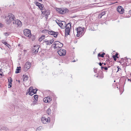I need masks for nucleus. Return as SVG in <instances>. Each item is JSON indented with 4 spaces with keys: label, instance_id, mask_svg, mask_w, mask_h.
Returning a JSON list of instances; mask_svg holds the SVG:
<instances>
[{
    "label": "nucleus",
    "instance_id": "obj_21",
    "mask_svg": "<svg viewBox=\"0 0 131 131\" xmlns=\"http://www.w3.org/2000/svg\"><path fill=\"white\" fill-rule=\"evenodd\" d=\"M45 36L44 35H42L41 36V37H40L39 39V41H41L43 39H44Z\"/></svg>",
    "mask_w": 131,
    "mask_h": 131
},
{
    "label": "nucleus",
    "instance_id": "obj_47",
    "mask_svg": "<svg viewBox=\"0 0 131 131\" xmlns=\"http://www.w3.org/2000/svg\"><path fill=\"white\" fill-rule=\"evenodd\" d=\"M6 46H7L8 47V46H9V45L7 43V44H6L5 45Z\"/></svg>",
    "mask_w": 131,
    "mask_h": 131
},
{
    "label": "nucleus",
    "instance_id": "obj_24",
    "mask_svg": "<svg viewBox=\"0 0 131 131\" xmlns=\"http://www.w3.org/2000/svg\"><path fill=\"white\" fill-rule=\"evenodd\" d=\"M1 129L3 130H4L6 131L8 130V128L6 127H4L1 128Z\"/></svg>",
    "mask_w": 131,
    "mask_h": 131
},
{
    "label": "nucleus",
    "instance_id": "obj_25",
    "mask_svg": "<svg viewBox=\"0 0 131 131\" xmlns=\"http://www.w3.org/2000/svg\"><path fill=\"white\" fill-rule=\"evenodd\" d=\"M47 113L48 114H50L51 113V110L50 108H48L47 111Z\"/></svg>",
    "mask_w": 131,
    "mask_h": 131
},
{
    "label": "nucleus",
    "instance_id": "obj_43",
    "mask_svg": "<svg viewBox=\"0 0 131 131\" xmlns=\"http://www.w3.org/2000/svg\"><path fill=\"white\" fill-rule=\"evenodd\" d=\"M104 69L105 70H107L108 69L106 67H104Z\"/></svg>",
    "mask_w": 131,
    "mask_h": 131
},
{
    "label": "nucleus",
    "instance_id": "obj_15",
    "mask_svg": "<svg viewBox=\"0 0 131 131\" xmlns=\"http://www.w3.org/2000/svg\"><path fill=\"white\" fill-rule=\"evenodd\" d=\"M51 100V98L49 97H45L43 100L44 102L46 103L49 102Z\"/></svg>",
    "mask_w": 131,
    "mask_h": 131
},
{
    "label": "nucleus",
    "instance_id": "obj_36",
    "mask_svg": "<svg viewBox=\"0 0 131 131\" xmlns=\"http://www.w3.org/2000/svg\"><path fill=\"white\" fill-rule=\"evenodd\" d=\"M113 59H114V60L115 61H116V58H115V57H115V55H113Z\"/></svg>",
    "mask_w": 131,
    "mask_h": 131
},
{
    "label": "nucleus",
    "instance_id": "obj_12",
    "mask_svg": "<svg viewBox=\"0 0 131 131\" xmlns=\"http://www.w3.org/2000/svg\"><path fill=\"white\" fill-rule=\"evenodd\" d=\"M13 24H15L17 25V26L20 27L22 25V23L18 19L14 21L13 22Z\"/></svg>",
    "mask_w": 131,
    "mask_h": 131
},
{
    "label": "nucleus",
    "instance_id": "obj_39",
    "mask_svg": "<svg viewBox=\"0 0 131 131\" xmlns=\"http://www.w3.org/2000/svg\"><path fill=\"white\" fill-rule=\"evenodd\" d=\"M2 42L5 45H6V44H7V43L6 42H5V41L3 42Z\"/></svg>",
    "mask_w": 131,
    "mask_h": 131
},
{
    "label": "nucleus",
    "instance_id": "obj_9",
    "mask_svg": "<svg viewBox=\"0 0 131 131\" xmlns=\"http://www.w3.org/2000/svg\"><path fill=\"white\" fill-rule=\"evenodd\" d=\"M31 66V63L29 62H27L24 66V69L25 71H27L29 69Z\"/></svg>",
    "mask_w": 131,
    "mask_h": 131
},
{
    "label": "nucleus",
    "instance_id": "obj_50",
    "mask_svg": "<svg viewBox=\"0 0 131 131\" xmlns=\"http://www.w3.org/2000/svg\"><path fill=\"white\" fill-rule=\"evenodd\" d=\"M116 57L117 58H118V57L117 56V57Z\"/></svg>",
    "mask_w": 131,
    "mask_h": 131
},
{
    "label": "nucleus",
    "instance_id": "obj_44",
    "mask_svg": "<svg viewBox=\"0 0 131 131\" xmlns=\"http://www.w3.org/2000/svg\"><path fill=\"white\" fill-rule=\"evenodd\" d=\"M102 64L101 62H100L99 63V65H100V66H101L102 65Z\"/></svg>",
    "mask_w": 131,
    "mask_h": 131
},
{
    "label": "nucleus",
    "instance_id": "obj_17",
    "mask_svg": "<svg viewBox=\"0 0 131 131\" xmlns=\"http://www.w3.org/2000/svg\"><path fill=\"white\" fill-rule=\"evenodd\" d=\"M37 91V90H36L35 92H33V91L31 90L29 93V95L30 96H32L33 95H34L35 94H36V93Z\"/></svg>",
    "mask_w": 131,
    "mask_h": 131
},
{
    "label": "nucleus",
    "instance_id": "obj_22",
    "mask_svg": "<svg viewBox=\"0 0 131 131\" xmlns=\"http://www.w3.org/2000/svg\"><path fill=\"white\" fill-rule=\"evenodd\" d=\"M50 12L49 10L47 9L46 11L45 14V15H47H47H49L50 14Z\"/></svg>",
    "mask_w": 131,
    "mask_h": 131
},
{
    "label": "nucleus",
    "instance_id": "obj_49",
    "mask_svg": "<svg viewBox=\"0 0 131 131\" xmlns=\"http://www.w3.org/2000/svg\"><path fill=\"white\" fill-rule=\"evenodd\" d=\"M40 2H41L42 1V0H38Z\"/></svg>",
    "mask_w": 131,
    "mask_h": 131
},
{
    "label": "nucleus",
    "instance_id": "obj_11",
    "mask_svg": "<svg viewBox=\"0 0 131 131\" xmlns=\"http://www.w3.org/2000/svg\"><path fill=\"white\" fill-rule=\"evenodd\" d=\"M66 23L65 21H60L59 26L62 28H64L66 27Z\"/></svg>",
    "mask_w": 131,
    "mask_h": 131
},
{
    "label": "nucleus",
    "instance_id": "obj_38",
    "mask_svg": "<svg viewBox=\"0 0 131 131\" xmlns=\"http://www.w3.org/2000/svg\"><path fill=\"white\" fill-rule=\"evenodd\" d=\"M128 14L131 15V10L129 11Z\"/></svg>",
    "mask_w": 131,
    "mask_h": 131
},
{
    "label": "nucleus",
    "instance_id": "obj_31",
    "mask_svg": "<svg viewBox=\"0 0 131 131\" xmlns=\"http://www.w3.org/2000/svg\"><path fill=\"white\" fill-rule=\"evenodd\" d=\"M4 34L6 37L8 36L9 35V33L7 32L4 33Z\"/></svg>",
    "mask_w": 131,
    "mask_h": 131
},
{
    "label": "nucleus",
    "instance_id": "obj_23",
    "mask_svg": "<svg viewBox=\"0 0 131 131\" xmlns=\"http://www.w3.org/2000/svg\"><path fill=\"white\" fill-rule=\"evenodd\" d=\"M105 54V53L104 52H103L101 54L100 53H99L98 54V57H103L104 55Z\"/></svg>",
    "mask_w": 131,
    "mask_h": 131
},
{
    "label": "nucleus",
    "instance_id": "obj_16",
    "mask_svg": "<svg viewBox=\"0 0 131 131\" xmlns=\"http://www.w3.org/2000/svg\"><path fill=\"white\" fill-rule=\"evenodd\" d=\"M54 41V40L53 39H52L50 40L45 41V42H46V44L48 45H50Z\"/></svg>",
    "mask_w": 131,
    "mask_h": 131
},
{
    "label": "nucleus",
    "instance_id": "obj_45",
    "mask_svg": "<svg viewBox=\"0 0 131 131\" xmlns=\"http://www.w3.org/2000/svg\"><path fill=\"white\" fill-rule=\"evenodd\" d=\"M46 15V19H47V18H48V15H47H47Z\"/></svg>",
    "mask_w": 131,
    "mask_h": 131
},
{
    "label": "nucleus",
    "instance_id": "obj_29",
    "mask_svg": "<svg viewBox=\"0 0 131 131\" xmlns=\"http://www.w3.org/2000/svg\"><path fill=\"white\" fill-rule=\"evenodd\" d=\"M32 88H33L32 87H31L29 89H28L27 92V93H26L27 94V93H29V92H30V91L31 90V89H32Z\"/></svg>",
    "mask_w": 131,
    "mask_h": 131
},
{
    "label": "nucleus",
    "instance_id": "obj_2",
    "mask_svg": "<svg viewBox=\"0 0 131 131\" xmlns=\"http://www.w3.org/2000/svg\"><path fill=\"white\" fill-rule=\"evenodd\" d=\"M63 46V44L61 43L58 41H54L53 43V44L52 45V46L54 47L55 49L57 48H61Z\"/></svg>",
    "mask_w": 131,
    "mask_h": 131
},
{
    "label": "nucleus",
    "instance_id": "obj_27",
    "mask_svg": "<svg viewBox=\"0 0 131 131\" xmlns=\"http://www.w3.org/2000/svg\"><path fill=\"white\" fill-rule=\"evenodd\" d=\"M42 129V127L41 126H40L37 128L36 130L37 131H39L40 130H41Z\"/></svg>",
    "mask_w": 131,
    "mask_h": 131
},
{
    "label": "nucleus",
    "instance_id": "obj_53",
    "mask_svg": "<svg viewBox=\"0 0 131 131\" xmlns=\"http://www.w3.org/2000/svg\"><path fill=\"white\" fill-rule=\"evenodd\" d=\"M18 82H20V81H18Z\"/></svg>",
    "mask_w": 131,
    "mask_h": 131
},
{
    "label": "nucleus",
    "instance_id": "obj_13",
    "mask_svg": "<svg viewBox=\"0 0 131 131\" xmlns=\"http://www.w3.org/2000/svg\"><path fill=\"white\" fill-rule=\"evenodd\" d=\"M117 10L118 12L121 14H123L124 13V8H122V7L120 6H118Z\"/></svg>",
    "mask_w": 131,
    "mask_h": 131
},
{
    "label": "nucleus",
    "instance_id": "obj_35",
    "mask_svg": "<svg viewBox=\"0 0 131 131\" xmlns=\"http://www.w3.org/2000/svg\"><path fill=\"white\" fill-rule=\"evenodd\" d=\"M105 14V12H102L101 14V15L102 16H103Z\"/></svg>",
    "mask_w": 131,
    "mask_h": 131
},
{
    "label": "nucleus",
    "instance_id": "obj_1",
    "mask_svg": "<svg viewBox=\"0 0 131 131\" xmlns=\"http://www.w3.org/2000/svg\"><path fill=\"white\" fill-rule=\"evenodd\" d=\"M15 19L14 16L12 14H9L6 17V22L7 24H10L12 21Z\"/></svg>",
    "mask_w": 131,
    "mask_h": 131
},
{
    "label": "nucleus",
    "instance_id": "obj_54",
    "mask_svg": "<svg viewBox=\"0 0 131 131\" xmlns=\"http://www.w3.org/2000/svg\"><path fill=\"white\" fill-rule=\"evenodd\" d=\"M130 75H131V74H130Z\"/></svg>",
    "mask_w": 131,
    "mask_h": 131
},
{
    "label": "nucleus",
    "instance_id": "obj_5",
    "mask_svg": "<svg viewBox=\"0 0 131 131\" xmlns=\"http://www.w3.org/2000/svg\"><path fill=\"white\" fill-rule=\"evenodd\" d=\"M24 35L27 37L30 38L31 36V34L30 30L28 29H25L24 30Z\"/></svg>",
    "mask_w": 131,
    "mask_h": 131
},
{
    "label": "nucleus",
    "instance_id": "obj_7",
    "mask_svg": "<svg viewBox=\"0 0 131 131\" xmlns=\"http://www.w3.org/2000/svg\"><path fill=\"white\" fill-rule=\"evenodd\" d=\"M39 47L40 46L38 45L34 46L32 50L33 53L34 54L37 53L38 52Z\"/></svg>",
    "mask_w": 131,
    "mask_h": 131
},
{
    "label": "nucleus",
    "instance_id": "obj_10",
    "mask_svg": "<svg viewBox=\"0 0 131 131\" xmlns=\"http://www.w3.org/2000/svg\"><path fill=\"white\" fill-rule=\"evenodd\" d=\"M57 10L58 11L59 13L61 14L69 12V10L66 8L65 9H58Z\"/></svg>",
    "mask_w": 131,
    "mask_h": 131
},
{
    "label": "nucleus",
    "instance_id": "obj_30",
    "mask_svg": "<svg viewBox=\"0 0 131 131\" xmlns=\"http://www.w3.org/2000/svg\"><path fill=\"white\" fill-rule=\"evenodd\" d=\"M8 82H10V83L11 84L12 81V78L11 77H9V78L8 79Z\"/></svg>",
    "mask_w": 131,
    "mask_h": 131
},
{
    "label": "nucleus",
    "instance_id": "obj_6",
    "mask_svg": "<svg viewBox=\"0 0 131 131\" xmlns=\"http://www.w3.org/2000/svg\"><path fill=\"white\" fill-rule=\"evenodd\" d=\"M84 29L81 28V27H79L77 28V36L79 37L80 35H82V34L83 32Z\"/></svg>",
    "mask_w": 131,
    "mask_h": 131
},
{
    "label": "nucleus",
    "instance_id": "obj_34",
    "mask_svg": "<svg viewBox=\"0 0 131 131\" xmlns=\"http://www.w3.org/2000/svg\"><path fill=\"white\" fill-rule=\"evenodd\" d=\"M12 85V83H11V84H10V82H9V84L8 85V88H9L11 87Z\"/></svg>",
    "mask_w": 131,
    "mask_h": 131
},
{
    "label": "nucleus",
    "instance_id": "obj_19",
    "mask_svg": "<svg viewBox=\"0 0 131 131\" xmlns=\"http://www.w3.org/2000/svg\"><path fill=\"white\" fill-rule=\"evenodd\" d=\"M21 68L20 67H17V69L16 70L15 73H18L20 72V68Z\"/></svg>",
    "mask_w": 131,
    "mask_h": 131
},
{
    "label": "nucleus",
    "instance_id": "obj_48",
    "mask_svg": "<svg viewBox=\"0 0 131 131\" xmlns=\"http://www.w3.org/2000/svg\"><path fill=\"white\" fill-rule=\"evenodd\" d=\"M104 67H101V68L102 69H103V68H104Z\"/></svg>",
    "mask_w": 131,
    "mask_h": 131
},
{
    "label": "nucleus",
    "instance_id": "obj_40",
    "mask_svg": "<svg viewBox=\"0 0 131 131\" xmlns=\"http://www.w3.org/2000/svg\"><path fill=\"white\" fill-rule=\"evenodd\" d=\"M117 68H118V70H117V72L118 71H119V69H120V70H121V69L120 68H119V66H117Z\"/></svg>",
    "mask_w": 131,
    "mask_h": 131
},
{
    "label": "nucleus",
    "instance_id": "obj_18",
    "mask_svg": "<svg viewBox=\"0 0 131 131\" xmlns=\"http://www.w3.org/2000/svg\"><path fill=\"white\" fill-rule=\"evenodd\" d=\"M47 10V9H46L45 7H43V8H42V9H41L42 14H45L46 11Z\"/></svg>",
    "mask_w": 131,
    "mask_h": 131
},
{
    "label": "nucleus",
    "instance_id": "obj_33",
    "mask_svg": "<svg viewBox=\"0 0 131 131\" xmlns=\"http://www.w3.org/2000/svg\"><path fill=\"white\" fill-rule=\"evenodd\" d=\"M35 4L37 6H39V5L41 4L40 3H39L38 2H36L35 3Z\"/></svg>",
    "mask_w": 131,
    "mask_h": 131
},
{
    "label": "nucleus",
    "instance_id": "obj_32",
    "mask_svg": "<svg viewBox=\"0 0 131 131\" xmlns=\"http://www.w3.org/2000/svg\"><path fill=\"white\" fill-rule=\"evenodd\" d=\"M56 23L58 24L59 25V24H60V21H59L58 20H56Z\"/></svg>",
    "mask_w": 131,
    "mask_h": 131
},
{
    "label": "nucleus",
    "instance_id": "obj_3",
    "mask_svg": "<svg viewBox=\"0 0 131 131\" xmlns=\"http://www.w3.org/2000/svg\"><path fill=\"white\" fill-rule=\"evenodd\" d=\"M50 118L48 117L47 118V117L45 115H43L41 119L42 122L44 124H46L48 122H50Z\"/></svg>",
    "mask_w": 131,
    "mask_h": 131
},
{
    "label": "nucleus",
    "instance_id": "obj_28",
    "mask_svg": "<svg viewBox=\"0 0 131 131\" xmlns=\"http://www.w3.org/2000/svg\"><path fill=\"white\" fill-rule=\"evenodd\" d=\"M34 97L36 101H37L38 100V96L37 95H35L34 96Z\"/></svg>",
    "mask_w": 131,
    "mask_h": 131
},
{
    "label": "nucleus",
    "instance_id": "obj_20",
    "mask_svg": "<svg viewBox=\"0 0 131 131\" xmlns=\"http://www.w3.org/2000/svg\"><path fill=\"white\" fill-rule=\"evenodd\" d=\"M28 76L26 75H23V80L24 81H26L28 79Z\"/></svg>",
    "mask_w": 131,
    "mask_h": 131
},
{
    "label": "nucleus",
    "instance_id": "obj_41",
    "mask_svg": "<svg viewBox=\"0 0 131 131\" xmlns=\"http://www.w3.org/2000/svg\"><path fill=\"white\" fill-rule=\"evenodd\" d=\"M102 16L101 14H99V17L100 18H101L102 17Z\"/></svg>",
    "mask_w": 131,
    "mask_h": 131
},
{
    "label": "nucleus",
    "instance_id": "obj_52",
    "mask_svg": "<svg viewBox=\"0 0 131 131\" xmlns=\"http://www.w3.org/2000/svg\"><path fill=\"white\" fill-rule=\"evenodd\" d=\"M0 75H2V73Z\"/></svg>",
    "mask_w": 131,
    "mask_h": 131
},
{
    "label": "nucleus",
    "instance_id": "obj_26",
    "mask_svg": "<svg viewBox=\"0 0 131 131\" xmlns=\"http://www.w3.org/2000/svg\"><path fill=\"white\" fill-rule=\"evenodd\" d=\"M38 6L39 8V9L41 10V9H42V8L44 6L43 4H41Z\"/></svg>",
    "mask_w": 131,
    "mask_h": 131
},
{
    "label": "nucleus",
    "instance_id": "obj_37",
    "mask_svg": "<svg viewBox=\"0 0 131 131\" xmlns=\"http://www.w3.org/2000/svg\"><path fill=\"white\" fill-rule=\"evenodd\" d=\"M3 26V25L0 23V27H2Z\"/></svg>",
    "mask_w": 131,
    "mask_h": 131
},
{
    "label": "nucleus",
    "instance_id": "obj_51",
    "mask_svg": "<svg viewBox=\"0 0 131 131\" xmlns=\"http://www.w3.org/2000/svg\"><path fill=\"white\" fill-rule=\"evenodd\" d=\"M104 65H106V63H104Z\"/></svg>",
    "mask_w": 131,
    "mask_h": 131
},
{
    "label": "nucleus",
    "instance_id": "obj_8",
    "mask_svg": "<svg viewBox=\"0 0 131 131\" xmlns=\"http://www.w3.org/2000/svg\"><path fill=\"white\" fill-rule=\"evenodd\" d=\"M58 53L60 56H63L65 55L66 51L65 50L61 49L58 51Z\"/></svg>",
    "mask_w": 131,
    "mask_h": 131
},
{
    "label": "nucleus",
    "instance_id": "obj_46",
    "mask_svg": "<svg viewBox=\"0 0 131 131\" xmlns=\"http://www.w3.org/2000/svg\"><path fill=\"white\" fill-rule=\"evenodd\" d=\"M118 55V54L117 53H116L115 55V57H117Z\"/></svg>",
    "mask_w": 131,
    "mask_h": 131
},
{
    "label": "nucleus",
    "instance_id": "obj_42",
    "mask_svg": "<svg viewBox=\"0 0 131 131\" xmlns=\"http://www.w3.org/2000/svg\"><path fill=\"white\" fill-rule=\"evenodd\" d=\"M37 89L35 90L34 89H33V88H32V89H31V91H33V92H35V90H36Z\"/></svg>",
    "mask_w": 131,
    "mask_h": 131
},
{
    "label": "nucleus",
    "instance_id": "obj_14",
    "mask_svg": "<svg viewBox=\"0 0 131 131\" xmlns=\"http://www.w3.org/2000/svg\"><path fill=\"white\" fill-rule=\"evenodd\" d=\"M48 33L49 34L53 35L54 37H57L58 32L51 31H49Z\"/></svg>",
    "mask_w": 131,
    "mask_h": 131
},
{
    "label": "nucleus",
    "instance_id": "obj_4",
    "mask_svg": "<svg viewBox=\"0 0 131 131\" xmlns=\"http://www.w3.org/2000/svg\"><path fill=\"white\" fill-rule=\"evenodd\" d=\"M71 24L70 23H68L66 26L65 29V36H67L69 35L70 30L71 27Z\"/></svg>",
    "mask_w": 131,
    "mask_h": 131
}]
</instances>
